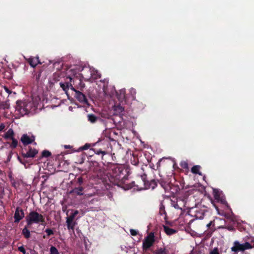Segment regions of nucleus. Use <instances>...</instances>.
I'll list each match as a JSON object with an SVG mask.
<instances>
[{
    "mask_svg": "<svg viewBox=\"0 0 254 254\" xmlns=\"http://www.w3.org/2000/svg\"><path fill=\"white\" fill-rule=\"evenodd\" d=\"M128 176V171L123 166L113 165L111 167L109 173V180L111 183L120 187L125 190L136 187L137 189L153 190L157 186V183L154 179L148 180L147 175L144 173L136 180L130 184H126Z\"/></svg>",
    "mask_w": 254,
    "mask_h": 254,
    "instance_id": "nucleus-1",
    "label": "nucleus"
},
{
    "mask_svg": "<svg viewBox=\"0 0 254 254\" xmlns=\"http://www.w3.org/2000/svg\"><path fill=\"white\" fill-rule=\"evenodd\" d=\"M25 219L27 226H31L33 224H45L44 216L35 210L31 211L26 216Z\"/></svg>",
    "mask_w": 254,
    "mask_h": 254,
    "instance_id": "nucleus-2",
    "label": "nucleus"
},
{
    "mask_svg": "<svg viewBox=\"0 0 254 254\" xmlns=\"http://www.w3.org/2000/svg\"><path fill=\"white\" fill-rule=\"evenodd\" d=\"M160 215L162 216L165 220V225H162L163 230L166 235L170 236L176 234L177 231L175 229L170 228V226H172L173 223L167 220V215L164 210V206L162 205L160 206Z\"/></svg>",
    "mask_w": 254,
    "mask_h": 254,
    "instance_id": "nucleus-3",
    "label": "nucleus"
},
{
    "mask_svg": "<svg viewBox=\"0 0 254 254\" xmlns=\"http://www.w3.org/2000/svg\"><path fill=\"white\" fill-rule=\"evenodd\" d=\"M71 90L75 92V98L81 103L84 105L89 106L90 104L88 102V99L84 94L81 91L76 89L72 84H70Z\"/></svg>",
    "mask_w": 254,
    "mask_h": 254,
    "instance_id": "nucleus-4",
    "label": "nucleus"
},
{
    "mask_svg": "<svg viewBox=\"0 0 254 254\" xmlns=\"http://www.w3.org/2000/svg\"><path fill=\"white\" fill-rule=\"evenodd\" d=\"M251 249V246L248 243L240 244L238 241H235L233 247L231 248V251L237 254L239 252H244Z\"/></svg>",
    "mask_w": 254,
    "mask_h": 254,
    "instance_id": "nucleus-5",
    "label": "nucleus"
},
{
    "mask_svg": "<svg viewBox=\"0 0 254 254\" xmlns=\"http://www.w3.org/2000/svg\"><path fill=\"white\" fill-rule=\"evenodd\" d=\"M160 185L161 187L164 189L165 192H169L170 195L171 194L174 193L175 190V187L172 184L170 183L169 180L164 181L162 180V178L160 179Z\"/></svg>",
    "mask_w": 254,
    "mask_h": 254,
    "instance_id": "nucleus-6",
    "label": "nucleus"
},
{
    "mask_svg": "<svg viewBox=\"0 0 254 254\" xmlns=\"http://www.w3.org/2000/svg\"><path fill=\"white\" fill-rule=\"evenodd\" d=\"M154 235L153 233H149L143 241L142 249L144 251L148 250L154 243Z\"/></svg>",
    "mask_w": 254,
    "mask_h": 254,
    "instance_id": "nucleus-7",
    "label": "nucleus"
},
{
    "mask_svg": "<svg viewBox=\"0 0 254 254\" xmlns=\"http://www.w3.org/2000/svg\"><path fill=\"white\" fill-rule=\"evenodd\" d=\"M15 109L22 116L28 114L29 113V110L27 108L26 103L21 101H17L16 102Z\"/></svg>",
    "mask_w": 254,
    "mask_h": 254,
    "instance_id": "nucleus-8",
    "label": "nucleus"
},
{
    "mask_svg": "<svg viewBox=\"0 0 254 254\" xmlns=\"http://www.w3.org/2000/svg\"><path fill=\"white\" fill-rule=\"evenodd\" d=\"M14 223H18L24 217L23 210L19 207H17L14 214Z\"/></svg>",
    "mask_w": 254,
    "mask_h": 254,
    "instance_id": "nucleus-9",
    "label": "nucleus"
},
{
    "mask_svg": "<svg viewBox=\"0 0 254 254\" xmlns=\"http://www.w3.org/2000/svg\"><path fill=\"white\" fill-rule=\"evenodd\" d=\"M35 139L34 135L29 137L27 134H24L22 135L20 141L22 142L24 145H27L32 143Z\"/></svg>",
    "mask_w": 254,
    "mask_h": 254,
    "instance_id": "nucleus-10",
    "label": "nucleus"
},
{
    "mask_svg": "<svg viewBox=\"0 0 254 254\" xmlns=\"http://www.w3.org/2000/svg\"><path fill=\"white\" fill-rule=\"evenodd\" d=\"M214 197L217 202L223 204H227L225 197L219 191L215 190L214 191Z\"/></svg>",
    "mask_w": 254,
    "mask_h": 254,
    "instance_id": "nucleus-11",
    "label": "nucleus"
},
{
    "mask_svg": "<svg viewBox=\"0 0 254 254\" xmlns=\"http://www.w3.org/2000/svg\"><path fill=\"white\" fill-rule=\"evenodd\" d=\"M28 150L26 153L22 152L21 155L24 157L33 158L38 153V150L35 148H33L31 147H28Z\"/></svg>",
    "mask_w": 254,
    "mask_h": 254,
    "instance_id": "nucleus-12",
    "label": "nucleus"
},
{
    "mask_svg": "<svg viewBox=\"0 0 254 254\" xmlns=\"http://www.w3.org/2000/svg\"><path fill=\"white\" fill-rule=\"evenodd\" d=\"M66 78L67 79L68 78L69 79V82L68 81H66V82H65L64 83L60 82V87L63 89V90L65 92V93L68 96L67 91L69 88H71L70 84H71V83L70 82H71L72 78L70 76H68L66 77Z\"/></svg>",
    "mask_w": 254,
    "mask_h": 254,
    "instance_id": "nucleus-13",
    "label": "nucleus"
},
{
    "mask_svg": "<svg viewBox=\"0 0 254 254\" xmlns=\"http://www.w3.org/2000/svg\"><path fill=\"white\" fill-rule=\"evenodd\" d=\"M114 116H124L125 113L124 108L121 105H115L114 107Z\"/></svg>",
    "mask_w": 254,
    "mask_h": 254,
    "instance_id": "nucleus-14",
    "label": "nucleus"
},
{
    "mask_svg": "<svg viewBox=\"0 0 254 254\" xmlns=\"http://www.w3.org/2000/svg\"><path fill=\"white\" fill-rule=\"evenodd\" d=\"M27 62L33 67H35L39 64H41L39 61L38 57H30L27 59Z\"/></svg>",
    "mask_w": 254,
    "mask_h": 254,
    "instance_id": "nucleus-15",
    "label": "nucleus"
},
{
    "mask_svg": "<svg viewBox=\"0 0 254 254\" xmlns=\"http://www.w3.org/2000/svg\"><path fill=\"white\" fill-rule=\"evenodd\" d=\"M67 229L70 233L74 234V228L77 222L76 221H66Z\"/></svg>",
    "mask_w": 254,
    "mask_h": 254,
    "instance_id": "nucleus-16",
    "label": "nucleus"
},
{
    "mask_svg": "<svg viewBox=\"0 0 254 254\" xmlns=\"http://www.w3.org/2000/svg\"><path fill=\"white\" fill-rule=\"evenodd\" d=\"M30 227L31 226H27V223H26V225L24 226V228L22 230V235L26 239H28L31 237L30 231L28 229V228H30Z\"/></svg>",
    "mask_w": 254,
    "mask_h": 254,
    "instance_id": "nucleus-17",
    "label": "nucleus"
},
{
    "mask_svg": "<svg viewBox=\"0 0 254 254\" xmlns=\"http://www.w3.org/2000/svg\"><path fill=\"white\" fill-rule=\"evenodd\" d=\"M28 157H24V156H18L17 159L19 160V161L23 164L25 168H29L30 166V161L29 160L27 159Z\"/></svg>",
    "mask_w": 254,
    "mask_h": 254,
    "instance_id": "nucleus-18",
    "label": "nucleus"
},
{
    "mask_svg": "<svg viewBox=\"0 0 254 254\" xmlns=\"http://www.w3.org/2000/svg\"><path fill=\"white\" fill-rule=\"evenodd\" d=\"M82 70L83 72L81 74L83 78L89 80L91 77V73L90 72V69L88 67H83Z\"/></svg>",
    "mask_w": 254,
    "mask_h": 254,
    "instance_id": "nucleus-19",
    "label": "nucleus"
},
{
    "mask_svg": "<svg viewBox=\"0 0 254 254\" xmlns=\"http://www.w3.org/2000/svg\"><path fill=\"white\" fill-rule=\"evenodd\" d=\"M91 150L93 151L95 154L100 155L102 154V157L104 155L107 154V151L106 150V148H93Z\"/></svg>",
    "mask_w": 254,
    "mask_h": 254,
    "instance_id": "nucleus-20",
    "label": "nucleus"
},
{
    "mask_svg": "<svg viewBox=\"0 0 254 254\" xmlns=\"http://www.w3.org/2000/svg\"><path fill=\"white\" fill-rule=\"evenodd\" d=\"M113 120L116 125H121V124L123 121V116H114Z\"/></svg>",
    "mask_w": 254,
    "mask_h": 254,
    "instance_id": "nucleus-21",
    "label": "nucleus"
},
{
    "mask_svg": "<svg viewBox=\"0 0 254 254\" xmlns=\"http://www.w3.org/2000/svg\"><path fill=\"white\" fill-rule=\"evenodd\" d=\"M14 133L12 128H9L8 131L3 135V137L5 139H11L13 137Z\"/></svg>",
    "mask_w": 254,
    "mask_h": 254,
    "instance_id": "nucleus-22",
    "label": "nucleus"
},
{
    "mask_svg": "<svg viewBox=\"0 0 254 254\" xmlns=\"http://www.w3.org/2000/svg\"><path fill=\"white\" fill-rule=\"evenodd\" d=\"M84 188L82 186H78V187L75 188L73 190L72 192L78 195H82L83 194V191Z\"/></svg>",
    "mask_w": 254,
    "mask_h": 254,
    "instance_id": "nucleus-23",
    "label": "nucleus"
},
{
    "mask_svg": "<svg viewBox=\"0 0 254 254\" xmlns=\"http://www.w3.org/2000/svg\"><path fill=\"white\" fill-rule=\"evenodd\" d=\"M10 107V104L9 103V101L7 100L5 101H0V110H5L8 109Z\"/></svg>",
    "mask_w": 254,
    "mask_h": 254,
    "instance_id": "nucleus-24",
    "label": "nucleus"
},
{
    "mask_svg": "<svg viewBox=\"0 0 254 254\" xmlns=\"http://www.w3.org/2000/svg\"><path fill=\"white\" fill-rule=\"evenodd\" d=\"M87 119L91 123L94 124L97 121L99 118L93 114H90L87 115Z\"/></svg>",
    "mask_w": 254,
    "mask_h": 254,
    "instance_id": "nucleus-25",
    "label": "nucleus"
},
{
    "mask_svg": "<svg viewBox=\"0 0 254 254\" xmlns=\"http://www.w3.org/2000/svg\"><path fill=\"white\" fill-rule=\"evenodd\" d=\"M45 67L43 66L38 71L35 72L34 74V77L35 78V80L38 81L41 77L42 72L44 70Z\"/></svg>",
    "mask_w": 254,
    "mask_h": 254,
    "instance_id": "nucleus-26",
    "label": "nucleus"
},
{
    "mask_svg": "<svg viewBox=\"0 0 254 254\" xmlns=\"http://www.w3.org/2000/svg\"><path fill=\"white\" fill-rule=\"evenodd\" d=\"M200 166L199 165H195L193 166L191 169V171L192 173L195 174H198L201 175V172H199Z\"/></svg>",
    "mask_w": 254,
    "mask_h": 254,
    "instance_id": "nucleus-27",
    "label": "nucleus"
},
{
    "mask_svg": "<svg viewBox=\"0 0 254 254\" xmlns=\"http://www.w3.org/2000/svg\"><path fill=\"white\" fill-rule=\"evenodd\" d=\"M45 232L46 233V235H43V238L44 239H46L50 237L51 235H53L54 234L53 230L48 228L45 230Z\"/></svg>",
    "mask_w": 254,
    "mask_h": 254,
    "instance_id": "nucleus-28",
    "label": "nucleus"
},
{
    "mask_svg": "<svg viewBox=\"0 0 254 254\" xmlns=\"http://www.w3.org/2000/svg\"><path fill=\"white\" fill-rule=\"evenodd\" d=\"M12 140L11 143L10 144V147L12 148H15L17 147L18 144L17 140L15 139L14 137L10 139Z\"/></svg>",
    "mask_w": 254,
    "mask_h": 254,
    "instance_id": "nucleus-29",
    "label": "nucleus"
},
{
    "mask_svg": "<svg viewBox=\"0 0 254 254\" xmlns=\"http://www.w3.org/2000/svg\"><path fill=\"white\" fill-rule=\"evenodd\" d=\"M51 155V153L48 150H45L42 152V157H48Z\"/></svg>",
    "mask_w": 254,
    "mask_h": 254,
    "instance_id": "nucleus-30",
    "label": "nucleus"
},
{
    "mask_svg": "<svg viewBox=\"0 0 254 254\" xmlns=\"http://www.w3.org/2000/svg\"><path fill=\"white\" fill-rule=\"evenodd\" d=\"M79 82L77 86V89H79L81 91H83V89L85 86V83H83L80 79L79 80Z\"/></svg>",
    "mask_w": 254,
    "mask_h": 254,
    "instance_id": "nucleus-31",
    "label": "nucleus"
},
{
    "mask_svg": "<svg viewBox=\"0 0 254 254\" xmlns=\"http://www.w3.org/2000/svg\"><path fill=\"white\" fill-rule=\"evenodd\" d=\"M50 254H59L57 249L54 246H52L50 249Z\"/></svg>",
    "mask_w": 254,
    "mask_h": 254,
    "instance_id": "nucleus-32",
    "label": "nucleus"
},
{
    "mask_svg": "<svg viewBox=\"0 0 254 254\" xmlns=\"http://www.w3.org/2000/svg\"><path fill=\"white\" fill-rule=\"evenodd\" d=\"M245 243H249L251 246V249H252L254 247V238L251 237L248 238V241L246 242Z\"/></svg>",
    "mask_w": 254,
    "mask_h": 254,
    "instance_id": "nucleus-33",
    "label": "nucleus"
},
{
    "mask_svg": "<svg viewBox=\"0 0 254 254\" xmlns=\"http://www.w3.org/2000/svg\"><path fill=\"white\" fill-rule=\"evenodd\" d=\"M83 184V178L82 177H79L77 178L76 181V185L82 186Z\"/></svg>",
    "mask_w": 254,
    "mask_h": 254,
    "instance_id": "nucleus-34",
    "label": "nucleus"
},
{
    "mask_svg": "<svg viewBox=\"0 0 254 254\" xmlns=\"http://www.w3.org/2000/svg\"><path fill=\"white\" fill-rule=\"evenodd\" d=\"M120 93L119 95V98L120 100H123L126 97L125 91L124 90H121L120 91Z\"/></svg>",
    "mask_w": 254,
    "mask_h": 254,
    "instance_id": "nucleus-35",
    "label": "nucleus"
},
{
    "mask_svg": "<svg viewBox=\"0 0 254 254\" xmlns=\"http://www.w3.org/2000/svg\"><path fill=\"white\" fill-rule=\"evenodd\" d=\"M101 144H106L107 146H108L109 143L106 140H102V141H100L96 142L95 144V145L97 146H100L101 145Z\"/></svg>",
    "mask_w": 254,
    "mask_h": 254,
    "instance_id": "nucleus-36",
    "label": "nucleus"
},
{
    "mask_svg": "<svg viewBox=\"0 0 254 254\" xmlns=\"http://www.w3.org/2000/svg\"><path fill=\"white\" fill-rule=\"evenodd\" d=\"M90 147V144L89 143H86L84 146L80 147L79 148V150L80 151H83L84 150H86L88 149Z\"/></svg>",
    "mask_w": 254,
    "mask_h": 254,
    "instance_id": "nucleus-37",
    "label": "nucleus"
},
{
    "mask_svg": "<svg viewBox=\"0 0 254 254\" xmlns=\"http://www.w3.org/2000/svg\"><path fill=\"white\" fill-rule=\"evenodd\" d=\"M75 216H74V215H73L72 213L68 217H66V221H74V218H75Z\"/></svg>",
    "mask_w": 254,
    "mask_h": 254,
    "instance_id": "nucleus-38",
    "label": "nucleus"
},
{
    "mask_svg": "<svg viewBox=\"0 0 254 254\" xmlns=\"http://www.w3.org/2000/svg\"><path fill=\"white\" fill-rule=\"evenodd\" d=\"M180 166L184 169H188V164L186 162H182L180 164Z\"/></svg>",
    "mask_w": 254,
    "mask_h": 254,
    "instance_id": "nucleus-39",
    "label": "nucleus"
},
{
    "mask_svg": "<svg viewBox=\"0 0 254 254\" xmlns=\"http://www.w3.org/2000/svg\"><path fill=\"white\" fill-rule=\"evenodd\" d=\"M18 250L19 252L22 253L23 254H26V251H25V249H24V247L23 246L19 247L18 248Z\"/></svg>",
    "mask_w": 254,
    "mask_h": 254,
    "instance_id": "nucleus-40",
    "label": "nucleus"
},
{
    "mask_svg": "<svg viewBox=\"0 0 254 254\" xmlns=\"http://www.w3.org/2000/svg\"><path fill=\"white\" fill-rule=\"evenodd\" d=\"M210 254H220L218 248H214L212 251H211L210 253Z\"/></svg>",
    "mask_w": 254,
    "mask_h": 254,
    "instance_id": "nucleus-41",
    "label": "nucleus"
},
{
    "mask_svg": "<svg viewBox=\"0 0 254 254\" xmlns=\"http://www.w3.org/2000/svg\"><path fill=\"white\" fill-rule=\"evenodd\" d=\"M168 251L166 249L160 248V254H167Z\"/></svg>",
    "mask_w": 254,
    "mask_h": 254,
    "instance_id": "nucleus-42",
    "label": "nucleus"
},
{
    "mask_svg": "<svg viewBox=\"0 0 254 254\" xmlns=\"http://www.w3.org/2000/svg\"><path fill=\"white\" fill-rule=\"evenodd\" d=\"M130 233L132 236H136L137 234V231L134 229H130Z\"/></svg>",
    "mask_w": 254,
    "mask_h": 254,
    "instance_id": "nucleus-43",
    "label": "nucleus"
},
{
    "mask_svg": "<svg viewBox=\"0 0 254 254\" xmlns=\"http://www.w3.org/2000/svg\"><path fill=\"white\" fill-rule=\"evenodd\" d=\"M226 229H227L230 231H235V229L234 227L232 226H228L225 227Z\"/></svg>",
    "mask_w": 254,
    "mask_h": 254,
    "instance_id": "nucleus-44",
    "label": "nucleus"
},
{
    "mask_svg": "<svg viewBox=\"0 0 254 254\" xmlns=\"http://www.w3.org/2000/svg\"><path fill=\"white\" fill-rule=\"evenodd\" d=\"M212 225H214V221H211L209 223L207 224L206 226L207 228H209Z\"/></svg>",
    "mask_w": 254,
    "mask_h": 254,
    "instance_id": "nucleus-45",
    "label": "nucleus"
},
{
    "mask_svg": "<svg viewBox=\"0 0 254 254\" xmlns=\"http://www.w3.org/2000/svg\"><path fill=\"white\" fill-rule=\"evenodd\" d=\"M5 128V126L3 124H1L0 125V131H2Z\"/></svg>",
    "mask_w": 254,
    "mask_h": 254,
    "instance_id": "nucleus-46",
    "label": "nucleus"
},
{
    "mask_svg": "<svg viewBox=\"0 0 254 254\" xmlns=\"http://www.w3.org/2000/svg\"><path fill=\"white\" fill-rule=\"evenodd\" d=\"M4 90L5 91L8 93V94H10L11 93V91L10 90H9L7 87L4 86Z\"/></svg>",
    "mask_w": 254,
    "mask_h": 254,
    "instance_id": "nucleus-47",
    "label": "nucleus"
},
{
    "mask_svg": "<svg viewBox=\"0 0 254 254\" xmlns=\"http://www.w3.org/2000/svg\"><path fill=\"white\" fill-rule=\"evenodd\" d=\"M78 213L79 212L78 210H75L73 213H72V214L75 217L78 214Z\"/></svg>",
    "mask_w": 254,
    "mask_h": 254,
    "instance_id": "nucleus-48",
    "label": "nucleus"
},
{
    "mask_svg": "<svg viewBox=\"0 0 254 254\" xmlns=\"http://www.w3.org/2000/svg\"><path fill=\"white\" fill-rule=\"evenodd\" d=\"M81 156H82V158H81L82 161L80 162V163H82L85 159V155L84 154H82Z\"/></svg>",
    "mask_w": 254,
    "mask_h": 254,
    "instance_id": "nucleus-49",
    "label": "nucleus"
},
{
    "mask_svg": "<svg viewBox=\"0 0 254 254\" xmlns=\"http://www.w3.org/2000/svg\"><path fill=\"white\" fill-rule=\"evenodd\" d=\"M70 71L71 72V74H73V75L75 74L74 69H71Z\"/></svg>",
    "mask_w": 254,
    "mask_h": 254,
    "instance_id": "nucleus-50",
    "label": "nucleus"
},
{
    "mask_svg": "<svg viewBox=\"0 0 254 254\" xmlns=\"http://www.w3.org/2000/svg\"><path fill=\"white\" fill-rule=\"evenodd\" d=\"M213 206H214V207L215 208V209H216L217 211H218V210H219L218 207L216 205H215V204H213Z\"/></svg>",
    "mask_w": 254,
    "mask_h": 254,
    "instance_id": "nucleus-51",
    "label": "nucleus"
},
{
    "mask_svg": "<svg viewBox=\"0 0 254 254\" xmlns=\"http://www.w3.org/2000/svg\"><path fill=\"white\" fill-rule=\"evenodd\" d=\"M133 181H132L131 182H128V177L127 178V180L126 181L125 183L126 184H130V183H131Z\"/></svg>",
    "mask_w": 254,
    "mask_h": 254,
    "instance_id": "nucleus-52",
    "label": "nucleus"
},
{
    "mask_svg": "<svg viewBox=\"0 0 254 254\" xmlns=\"http://www.w3.org/2000/svg\"><path fill=\"white\" fill-rule=\"evenodd\" d=\"M174 207L175 208H177V209H179V206H178V205L177 204L174 205Z\"/></svg>",
    "mask_w": 254,
    "mask_h": 254,
    "instance_id": "nucleus-53",
    "label": "nucleus"
},
{
    "mask_svg": "<svg viewBox=\"0 0 254 254\" xmlns=\"http://www.w3.org/2000/svg\"><path fill=\"white\" fill-rule=\"evenodd\" d=\"M203 218H204V214H202L201 215V216H200V217H199V218L200 219H203Z\"/></svg>",
    "mask_w": 254,
    "mask_h": 254,
    "instance_id": "nucleus-54",
    "label": "nucleus"
},
{
    "mask_svg": "<svg viewBox=\"0 0 254 254\" xmlns=\"http://www.w3.org/2000/svg\"><path fill=\"white\" fill-rule=\"evenodd\" d=\"M156 165H157V169H155V168H153L154 170H157L158 168V167H159V162H158L157 163Z\"/></svg>",
    "mask_w": 254,
    "mask_h": 254,
    "instance_id": "nucleus-55",
    "label": "nucleus"
},
{
    "mask_svg": "<svg viewBox=\"0 0 254 254\" xmlns=\"http://www.w3.org/2000/svg\"><path fill=\"white\" fill-rule=\"evenodd\" d=\"M155 253L156 254H159V250H156Z\"/></svg>",
    "mask_w": 254,
    "mask_h": 254,
    "instance_id": "nucleus-56",
    "label": "nucleus"
},
{
    "mask_svg": "<svg viewBox=\"0 0 254 254\" xmlns=\"http://www.w3.org/2000/svg\"><path fill=\"white\" fill-rule=\"evenodd\" d=\"M65 147L66 148H69V146L65 145Z\"/></svg>",
    "mask_w": 254,
    "mask_h": 254,
    "instance_id": "nucleus-57",
    "label": "nucleus"
},
{
    "mask_svg": "<svg viewBox=\"0 0 254 254\" xmlns=\"http://www.w3.org/2000/svg\"><path fill=\"white\" fill-rule=\"evenodd\" d=\"M13 186H14V187H15V183H14L13 184Z\"/></svg>",
    "mask_w": 254,
    "mask_h": 254,
    "instance_id": "nucleus-58",
    "label": "nucleus"
},
{
    "mask_svg": "<svg viewBox=\"0 0 254 254\" xmlns=\"http://www.w3.org/2000/svg\"><path fill=\"white\" fill-rule=\"evenodd\" d=\"M2 197V196H1V195L0 194V199H1Z\"/></svg>",
    "mask_w": 254,
    "mask_h": 254,
    "instance_id": "nucleus-59",
    "label": "nucleus"
}]
</instances>
